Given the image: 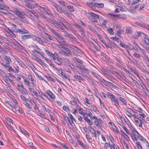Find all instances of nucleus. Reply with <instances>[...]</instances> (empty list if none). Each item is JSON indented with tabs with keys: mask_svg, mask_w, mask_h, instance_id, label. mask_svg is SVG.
I'll list each match as a JSON object with an SVG mask.
<instances>
[{
	"mask_svg": "<svg viewBox=\"0 0 149 149\" xmlns=\"http://www.w3.org/2000/svg\"><path fill=\"white\" fill-rule=\"evenodd\" d=\"M15 13L17 16L23 20L26 23L28 22L27 19L25 16V14L22 11H21L18 9L15 8L13 9Z\"/></svg>",
	"mask_w": 149,
	"mask_h": 149,
	"instance_id": "obj_1",
	"label": "nucleus"
},
{
	"mask_svg": "<svg viewBox=\"0 0 149 149\" xmlns=\"http://www.w3.org/2000/svg\"><path fill=\"white\" fill-rule=\"evenodd\" d=\"M53 5L56 11L60 14L63 13L67 15H69L67 11L64 10L56 3L55 2L54 3Z\"/></svg>",
	"mask_w": 149,
	"mask_h": 149,
	"instance_id": "obj_2",
	"label": "nucleus"
},
{
	"mask_svg": "<svg viewBox=\"0 0 149 149\" xmlns=\"http://www.w3.org/2000/svg\"><path fill=\"white\" fill-rule=\"evenodd\" d=\"M137 33V35H136L135 37V38H138L140 36L143 37L145 43L147 45H149V37L147 35L141 32H138Z\"/></svg>",
	"mask_w": 149,
	"mask_h": 149,
	"instance_id": "obj_3",
	"label": "nucleus"
},
{
	"mask_svg": "<svg viewBox=\"0 0 149 149\" xmlns=\"http://www.w3.org/2000/svg\"><path fill=\"white\" fill-rule=\"evenodd\" d=\"M49 29L51 31L52 33L55 36L57 37L59 40L60 39V38H61V37L63 36L61 35L57 32V31H56L54 29L49 27Z\"/></svg>",
	"mask_w": 149,
	"mask_h": 149,
	"instance_id": "obj_4",
	"label": "nucleus"
},
{
	"mask_svg": "<svg viewBox=\"0 0 149 149\" xmlns=\"http://www.w3.org/2000/svg\"><path fill=\"white\" fill-rule=\"evenodd\" d=\"M91 14L92 16V20L94 22H97V19L100 20L101 18L100 17L99 15L92 12L91 13Z\"/></svg>",
	"mask_w": 149,
	"mask_h": 149,
	"instance_id": "obj_5",
	"label": "nucleus"
},
{
	"mask_svg": "<svg viewBox=\"0 0 149 149\" xmlns=\"http://www.w3.org/2000/svg\"><path fill=\"white\" fill-rule=\"evenodd\" d=\"M139 82L142 88L143 92L145 93L146 95H147L148 92V89L146 87L145 84L143 83L141 81L139 80Z\"/></svg>",
	"mask_w": 149,
	"mask_h": 149,
	"instance_id": "obj_6",
	"label": "nucleus"
},
{
	"mask_svg": "<svg viewBox=\"0 0 149 149\" xmlns=\"http://www.w3.org/2000/svg\"><path fill=\"white\" fill-rule=\"evenodd\" d=\"M76 28L81 33V34L82 36H85L86 33L85 30L81 25H76Z\"/></svg>",
	"mask_w": 149,
	"mask_h": 149,
	"instance_id": "obj_7",
	"label": "nucleus"
},
{
	"mask_svg": "<svg viewBox=\"0 0 149 149\" xmlns=\"http://www.w3.org/2000/svg\"><path fill=\"white\" fill-rule=\"evenodd\" d=\"M62 24V22L56 21L54 22L53 21L51 24L53 25L56 28L58 29L61 26Z\"/></svg>",
	"mask_w": 149,
	"mask_h": 149,
	"instance_id": "obj_8",
	"label": "nucleus"
},
{
	"mask_svg": "<svg viewBox=\"0 0 149 149\" xmlns=\"http://www.w3.org/2000/svg\"><path fill=\"white\" fill-rule=\"evenodd\" d=\"M46 95H47L49 96V98L52 99L54 100L55 98V95L51 92V91L49 90H47L46 92Z\"/></svg>",
	"mask_w": 149,
	"mask_h": 149,
	"instance_id": "obj_9",
	"label": "nucleus"
},
{
	"mask_svg": "<svg viewBox=\"0 0 149 149\" xmlns=\"http://www.w3.org/2000/svg\"><path fill=\"white\" fill-rule=\"evenodd\" d=\"M54 15L57 19L60 21L61 22H65V19L63 17L59 15V14L57 13H54Z\"/></svg>",
	"mask_w": 149,
	"mask_h": 149,
	"instance_id": "obj_10",
	"label": "nucleus"
},
{
	"mask_svg": "<svg viewBox=\"0 0 149 149\" xmlns=\"http://www.w3.org/2000/svg\"><path fill=\"white\" fill-rule=\"evenodd\" d=\"M33 36V37L32 38H33L34 40H35L37 41L40 44L43 45L44 43V42L41 39V38L38 36H35L34 35Z\"/></svg>",
	"mask_w": 149,
	"mask_h": 149,
	"instance_id": "obj_11",
	"label": "nucleus"
},
{
	"mask_svg": "<svg viewBox=\"0 0 149 149\" xmlns=\"http://www.w3.org/2000/svg\"><path fill=\"white\" fill-rule=\"evenodd\" d=\"M18 91L22 94H28V92L25 88H24L23 84H22V87L20 88H19Z\"/></svg>",
	"mask_w": 149,
	"mask_h": 149,
	"instance_id": "obj_12",
	"label": "nucleus"
},
{
	"mask_svg": "<svg viewBox=\"0 0 149 149\" xmlns=\"http://www.w3.org/2000/svg\"><path fill=\"white\" fill-rule=\"evenodd\" d=\"M137 24L140 27L145 29H146L148 30H149V25L147 24L141 23L139 22H137Z\"/></svg>",
	"mask_w": 149,
	"mask_h": 149,
	"instance_id": "obj_13",
	"label": "nucleus"
},
{
	"mask_svg": "<svg viewBox=\"0 0 149 149\" xmlns=\"http://www.w3.org/2000/svg\"><path fill=\"white\" fill-rule=\"evenodd\" d=\"M102 72L104 73L106 76L110 74L111 73V70L108 69L103 68L101 69Z\"/></svg>",
	"mask_w": 149,
	"mask_h": 149,
	"instance_id": "obj_14",
	"label": "nucleus"
},
{
	"mask_svg": "<svg viewBox=\"0 0 149 149\" xmlns=\"http://www.w3.org/2000/svg\"><path fill=\"white\" fill-rule=\"evenodd\" d=\"M21 34H29V31L25 29L24 28L19 29L18 33Z\"/></svg>",
	"mask_w": 149,
	"mask_h": 149,
	"instance_id": "obj_15",
	"label": "nucleus"
},
{
	"mask_svg": "<svg viewBox=\"0 0 149 149\" xmlns=\"http://www.w3.org/2000/svg\"><path fill=\"white\" fill-rule=\"evenodd\" d=\"M21 39L23 40H26L27 39H29L33 38V36L29 34L22 35L21 37Z\"/></svg>",
	"mask_w": 149,
	"mask_h": 149,
	"instance_id": "obj_16",
	"label": "nucleus"
},
{
	"mask_svg": "<svg viewBox=\"0 0 149 149\" xmlns=\"http://www.w3.org/2000/svg\"><path fill=\"white\" fill-rule=\"evenodd\" d=\"M101 121H102V120L101 119H98V120H95L94 122V124L96 126L99 127L100 129H102V126L100 123H101Z\"/></svg>",
	"mask_w": 149,
	"mask_h": 149,
	"instance_id": "obj_17",
	"label": "nucleus"
},
{
	"mask_svg": "<svg viewBox=\"0 0 149 149\" xmlns=\"http://www.w3.org/2000/svg\"><path fill=\"white\" fill-rule=\"evenodd\" d=\"M117 17L120 19L124 20L127 18V16L123 14H117Z\"/></svg>",
	"mask_w": 149,
	"mask_h": 149,
	"instance_id": "obj_18",
	"label": "nucleus"
},
{
	"mask_svg": "<svg viewBox=\"0 0 149 149\" xmlns=\"http://www.w3.org/2000/svg\"><path fill=\"white\" fill-rule=\"evenodd\" d=\"M59 53L60 54L64 55L67 56H69L71 54V53L67 52H65L62 49H61L59 51Z\"/></svg>",
	"mask_w": 149,
	"mask_h": 149,
	"instance_id": "obj_19",
	"label": "nucleus"
},
{
	"mask_svg": "<svg viewBox=\"0 0 149 149\" xmlns=\"http://www.w3.org/2000/svg\"><path fill=\"white\" fill-rule=\"evenodd\" d=\"M74 80L77 81H78L80 82H81V80H83V78H82L80 76L75 75H74Z\"/></svg>",
	"mask_w": 149,
	"mask_h": 149,
	"instance_id": "obj_20",
	"label": "nucleus"
},
{
	"mask_svg": "<svg viewBox=\"0 0 149 149\" xmlns=\"http://www.w3.org/2000/svg\"><path fill=\"white\" fill-rule=\"evenodd\" d=\"M9 9V7L4 4L0 3V9L3 10H8Z\"/></svg>",
	"mask_w": 149,
	"mask_h": 149,
	"instance_id": "obj_21",
	"label": "nucleus"
},
{
	"mask_svg": "<svg viewBox=\"0 0 149 149\" xmlns=\"http://www.w3.org/2000/svg\"><path fill=\"white\" fill-rule=\"evenodd\" d=\"M120 131L121 135H122L123 137L125 138L127 141H129L130 140V139L128 136L122 130H120Z\"/></svg>",
	"mask_w": 149,
	"mask_h": 149,
	"instance_id": "obj_22",
	"label": "nucleus"
},
{
	"mask_svg": "<svg viewBox=\"0 0 149 149\" xmlns=\"http://www.w3.org/2000/svg\"><path fill=\"white\" fill-rule=\"evenodd\" d=\"M103 20L102 24V25L103 27L106 28L107 26L106 24L107 23L108 21L106 19H104L102 17H101L100 20Z\"/></svg>",
	"mask_w": 149,
	"mask_h": 149,
	"instance_id": "obj_23",
	"label": "nucleus"
},
{
	"mask_svg": "<svg viewBox=\"0 0 149 149\" xmlns=\"http://www.w3.org/2000/svg\"><path fill=\"white\" fill-rule=\"evenodd\" d=\"M29 90L31 93L33 95L38 97L37 93L33 89L31 88H29Z\"/></svg>",
	"mask_w": 149,
	"mask_h": 149,
	"instance_id": "obj_24",
	"label": "nucleus"
},
{
	"mask_svg": "<svg viewBox=\"0 0 149 149\" xmlns=\"http://www.w3.org/2000/svg\"><path fill=\"white\" fill-rule=\"evenodd\" d=\"M86 4L92 8H95L96 7V3H86Z\"/></svg>",
	"mask_w": 149,
	"mask_h": 149,
	"instance_id": "obj_25",
	"label": "nucleus"
},
{
	"mask_svg": "<svg viewBox=\"0 0 149 149\" xmlns=\"http://www.w3.org/2000/svg\"><path fill=\"white\" fill-rule=\"evenodd\" d=\"M84 120L87 122L88 124L91 126L93 125V123L92 122L88 119L87 116L84 117Z\"/></svg>",
	"mask_w": 149,
	"mask_h": 149,
	"instance_id": "obj_26",
	"label": "nucleus"
},
{
	"mask_svg": "<svg viewBox=\"0 0 149 149\" xmlns=\"http://www.w3.org/2000/svg\"><path fill=\"white\" fill-rule=\"evenodd\" d=\"M70 39V41L72 42H75L76 38L71 34L68 37Z\"/></svg>",
	"mask_w": 149,
	"mask_h": 149,
	"instance_id": "obj_27",
	"label": "nucleus"
},
{
	"mask_svg": "<svg viewBox=\"0 0 149 149\" xmlns=\"http://www.w3.org/2000/svg\"><path fill=\"white\" fill-rule=\"evenodd\" d=\"M3 58L9 63H10L12 62V60L10 57L8 56H5L3 57Z\"/></svg>",
	"mask_w": 149,
	"mask_h": 149,
	"instance_id": "obj_28",
	"label": "nucleus"
},
{
	"mask_svg": "<svg viewBox=\"0 0 149 149\" xmlns=\"http://www.w3.org/2000/svg\"><path fill=\"white\" fill-rule=\"evenodd\" d=\"M38 6V5L37 3L33 2H30L29 8L33 9L36 8V7L37 8V6Z\"/></svg>",
	"mask_w": 149,
	"mask_h": 149,
	"instance_id": "obj_29",
	"label": "nucleus"
},
{
	"mask_svg": "<svg viewBox=\"0 0 149 149\" xmlns=\"http://www.w3.org/2000/svg\"><path fill=\"white\" fill-rule=\"evenodd\" d=\"M37 114L43 118H45V115L42 111L41 112L40 111H38L37 112Z\"/></svg>",
	"mask_w": 149,
	"mask_h": 149,
	"instance_id": "obj_30",
	"label": "nucleus"
},
{
	"mask_svg": "<svg viewBox=\"0 0 149 149\" xmlns=\"http://www.w3.org/2000/svg\"><path fill=\"white\" fill-rule=\"evenodd\" d=\"M76 67L77 68L79 69L82 73L84 71H85L87 70V69L85 68L84 66H81V67L77 66Z\"/></svg>",
	"mask_w": 149,
	"mask_h": 149,
	"instance_id": "obj_31",
	"label": "nucleus"
},
{
	"mask_svg": "<svg viewBox=\"0 0 149 149\" xmlns=\"http://www.w3.org/2000/svg\"><path fill=\"white\" fill-rule=\"evenodd\" d=\"M132 31V28L130 27L127 28L125 29V33L126 34H131Z\"/></svg>",
	"mask_w": 149,
	"mask_h": 149,
	"instance_id": "obj_32",
	"label": "nucleus"
},
{
	"mask_svg": "<svg viewBox=\"0 0 149 149\" xmlns=\"http://www.w3.org/2000/svg\"><path fill=\"white\" fill-rule=\"evenodd\" d=\"M73 59L75 62H77L79 63L82 64L83 63V62L82 61L76 57H73Z\"/></svg>",
	"mask_w": 149,
	"mask_h": 149,
	"instance_id": "obj_33",
	"label": "nucleus"
},
{
	"mask_svg": "<svg viewBox=\"0 0 149 149\" xmlns=\"http://www.w3.org/2000/svg\"><path fill=\"white\" fill-rule=\"evenodd\" d=\"M6 69H7L8 71L10 72H13L14 69L10 65L7 66Z\"/></svg>",
	"mask_w": 149,
	"mask_h": 149,
	"instance_id": "obj_34",
	"label": "nucleus"
},
{
	"mask_svg": "<svg viewBox=\"0 0 149 149\" xmlns=\"http://www.w3.org/2000/svg\"><path fill=\"white\" fill-rule=\"evenodd\" d=\"M18 62L22 68H27V67L26 65L22 61L19 60L18 61Z\"/></svg>",
	"mask_w": 149,
	"mask_h": 149,
	"instance_id": "obj_35",
	"label": "nucleus"
},
{
	"mask_svg": "<svg viewBox=\"0 0 149 149\" xmlns=\"http://www.w3.org/2000/svg\"><path fill=\"white\" fill-rule=\"evenodd\" d=\"M64 63L66 65L70 67L71 68H73V67L74 66V65L69 61H65Z\"/></svg>",
	"mask_w": 149,
	"mask_h": 149,
	"instance_id": "obj_36",
	"label": "nucleus"
},
{
	"mask_svg": "<svg viewBox=\"0 0 149 149\" xmlns=\"http://www.w3.org/2000/svg\"><path fill=\"white\" fill-rule=\"evenodd\" d=\"M118 99L120 100L121 102L123 103L125 105H126L127 104V102L125 99L123 98L120 97H118Z\"/></svg>",
	"mask_w": 149,
	"mask_h": 149,
	"instance_id": "obj_37",
	"label": "nucleus"
},
{
	"mask_svg": "<svg viewBox=\"0 0 149 149\" xmlns=\"http://www.w3.org/2000/svg\"><path fill=\"white\" fill-rule=\"evenodd\" d=\"M53 58L54 60H56V59H58L59 56L56 53H54L51 56Z\"/></svg>",
	"mask_w": 149,
	"mask_h": 149,
	"instance_id": "obj_38",
	"label": "nucleus"
},
{
	"mask_svg": "<svg viewBox=\"0 0 149 149\" xmlns=\"http://www.w3.org/2000/svg\"><path fill=\"white\" fill-rule=\"evenodd\" d=\"M0 44H1L3 47H5L7 49L9 50V51H10V48L7 45H5L4 43L2 42L1 41H0Z\"/></svg>",
	"mask_w": 149,
	"mask_h": 149,
	"instance_id": "obj_39",
	"label": "nucleus"
},
{
	"mask_svg": "<svg viewBox=\"0 0 149 149\" xmlns=\"http://www.w3.org/2000/svg\"><path fill=\"white\" fill-rule=\"evenodd\" d=\"M6 31L8 33H9L13 37H15V34L12 32L13 31H12L11 30H9L8 29H7L6 30Z\"/></svg>",
	"mask_w": 149,
	"mask_h": 149,
	"instance_id": "obj_40",
	"label": "nucleus"
},
{
	"mask_svg": "<svg viewBox=\"0 0 149 149\" xmlns=\"http://www.w3.org/2000/svg\"><path fill=\"white\" fill-rule=\"evenodd\" d=\"M34 51L36 52L37 53L39 54L43 58H46L44 56V55L45 54L43 53L40 52L39 51H38L36 49H34Z\"/></svg>",
	"mask_w": 149,
	"mask_h": 149,
	"instance_id": "obj_41",
	"label": "nucleus"
},
{
	"mask_svg": "<svg viewBox=\"0 0 149 149\" xmlns=\"http://www.w3.org/2000/svg\"><path fill=\"white\" fill-rule=\"evenodd\" d=\"M60 38L59 40L62 42L64 43V45H68V42L65 41V39L64 38L63 36L61 38Z\"/></svg>",
	"mask_w": 149,
	"mask_h": 149,
	"instance_id": "obj_42",
	"label": "nucleus"
},
{
	"mask_svg": "<svg viewBox=\"0 0 149 149\" xmlns=\"http://www.w3.org/2000/svg\"><path fill=\"white\" fill-rule=\"evenodd\" d=\"M28 64L29 66V67L31 68L33 71L36 70V68L33 65V64L29 62L28 63Z\"/></svg>",
	"mask_w": 149,
	"mask_h": 149,
	"instance_id": "obj_43",
	"label": "nucleus"
},
{
	"mask_svg": "<svg viewBox=\"0 0 149 149\" xmlns=\"http://www.w3.org/2000/svg\"><path fill=\"white\" fill-rule=\"evenodd\" d=\"M47 36V38L51 40H54L55 39V38L53 37L50 35L46 33Z\"/></svg>",
	"mask_w": 149,
	"mask_h": 149,
	"instance_id": "obj_44",
	"label": "nucleus"
},
{
	"mask_svg": "<svg viewBox=\"0 0 149 149\" xmlns=\"http://www.w3.org/2000/svg\"><path fill=\"white\" fill-rule=\"evenodd\" d=\"M58 2L60 5L63 6H65L67 5V3H66L65 1H59Z\"/></svg>",
	"mask_w": 149,
	"mask_h": 149,
	"instance_id": "obj_45",
	"label": "nucleus"
},
{
	"mask_svg": "<svg viewBox=\"0 0 149 149\" xmlns=\"http://www.w3.org/2000/svg\"><path fill=\"white\" fill-rule=\"evenodd\" d=\"M68 9L70 11L74 12V7L71 6H67Z\"/></svg>",
	"mask_w": 149,
	"mask_h": 149,
	"instance_id": "obj_46",
	"label": "nucleus"
},
{
	"mask_svg": "<svg viewBox=\"0 0 149 149\" xmlns=\"http://www.w3.org/2000/svg\"><path fill=\"white\" fill-rule=\"evenodd\" d=\"M104 4L103 3H96V7L102 8L104 7Z\"/></svg>",
	"mask_w": 149,
	"mask_h": 149,
	"instance_id": "obj_47",
	"label": "nucleus"
},
{
	"mask_svg": "<svg viewBox=\"0 0 149 149\" xmlns=\"http://www.w3.org/2000/svg\"><path fill=\"white\" fill-rule=\"evenodd\" d=\"M70 31L74 35L76 36L78 35V34L77 33L76 30L74 28L71 29Z\"/></svg>",
	"mask_w": 149,
	"mask_h": 149,
	"instance_id": "obj_48",
	"label": "nucleus"
},
{
	"mask_svg": "<svg viewBox=\"0 0 149 149\" xmlns=\"http://www.w3.org/2000/svg\"><path fill=\"white\" fill-rule=\"evenodd\" d=\"M90 109L91 110L95 112H97L98 111V110L97 109V107L94 105L93 106L92 105Z\"/></svg>",
	"mask_w": 149,
	"mask_h": 149,
	"instance_id": "obj_49",
	"label": "nucleus"
},
{
	"mask_svg": "<svg viewBox=\"0 0 149 149\" xmlns=\"http://www.w3.org/2000/svg\"><path fill=\"white\" fill-rule=\"evenodd\" d=\"M114 105H115L117 107H120V105L119 104V102L118 101V100L117 98L114 100Z\"/></svg>",
	"mask_w": 149,
	"mask_h": 149,
	"instance_id": "obj_50",
	"label": "nucleus"
},
{
	"mask_svg": "<svg viewBox=\"0 0 149 149\" xmlns=\"http://www.w3.org/2000/svg\"><path fill=\"white\" fill-rule=\"evenodd\" d=\"M14 68L15 70H14L13 72L15 73H18L19 71V67L17 66L16 65L15 66H14Z\"/></svg>",
	"mask_w": 149,
	"mask_h": 149,
	"instance_id": "obj_51",
	"label": "nucleus"
},
{
	"mask_svg": "<svg viewBox=\"0 0 149 149\" xmlns=\"http://www.w3.org/2000/svg\"><path fill=\"white\" fill-rule=\"evenodd\" d=\"M92 73L93 76H94L97 79H100V78L101 77L100 75H99L95 72H92Z\"/></svg>",
	"mask_w": 149,
	"mask_h": 149,
	"instance_id": "obj_52",
	"label": "nucleus"
},
{
	"mask_svg": "<svg viewBox=\"0 0 149 149\" xmlns=\"http://www.w3.org/2000/svg\"><path fill=\"white\" fill-rule=\"evenodd\" d=\"M107 30L110 34H114V32L112 28H107Z\"/></svg>",
	"mask_w": 149,
	"mask_h": 149,
	"instance_id": "obj_53",
	"label": "nucleus"
},
{
	"mask_svg": "<svg viewBox=\"0 0 149 149\" xmlns=\"http://www.w3.org/2000/svg\"><path fill=\"white\" fill-rule=\"evenodd\" d=\"M111 72L114 75L118 74H119V73L116 71V70L114 68H112L111 70Z\"/></svg>",
	"mask_w": 149,
	"mask_h": 149,
	"instance_id": "obj_54",
	"label": "nucleus"
},
{
	"mask_svg": "<svg viewBox=\"0 0 149 149\" xmlns=\"http://www.w3.org/2000/svg\"><path fill=\"white\" fill-rule=\"evenodd\" d=\"M122 127L125 131V132L128 134H130L129 130L127 128V127L124 125H122Z\"/></svg>",
	"mask_w": 149,
	"mask_h": 149,
	"instance_id": "obj_55",
	"label": "nucleus"
},
{
	"mask_svg": "<svg viewBox=\"0 0 149 149\" xmlns=\"http://www.w3.org/2000/svg\"><path fill=\"white\" fill-rule=\"evenodd\" d=\"M133 55L134 57L138 59H140L141 57L140 55L137 53H134L133 54Z\"/></svg>",
	"mask_w": 149,
	"mask_h": 149,
	"instance_id": "obj_56",
	"label": "nucleus"
},
{
	"mask_svg": "<svg viewBox=\"0 0 149 149\" xmlns=\"http://www.w3.org/2000/svg\"><path fill=\"white\" fill-rule=\"evenodd\" d=\"M71 47L74 50L76 51L77 52H78L80 50L78 48L74 45H71Z\"/></svg>",
	"mask_w": 149,
	"mask_h": 149,
	"instance_id": "obj_57",
	"label": "nucleus"
},
{
	"mask_svg": "<svg viewBox=\"0 0 149 149\" xmlns=\"http://www.w3.org/2000/svg\"><path fill=\"white\" fill-rule=\"evenodd\" d=\"M139 50L140 52H141V53L143 54V56L146 55V53H147L146 52L144 49H143L141 48L139 49Z\"/></svg>",
	"mask_w": 149,
	"mask_h": 149,
	"instance_id": "obj_58",
	"label": "nucleus"
},
{
	"mask_svg": "<svg viewBox=\"0 0 149 149\" xmlns=\"http://www.w3.org/2000/svg\"><path fill=\"white\" fill-rule=\"evenodd\" d=\"M10 63H8V61H6V62H5V63H2V65H3V66L5 68H6V67H7V66L10 65Z\"/></svg>",
	"mask_w": 149,
	"mask_h": 149,
	"instance_id": "obj_59",
	"label": "nucleus"
},
{
	"mask_svg": "<svg viewBox=\"0 0 149 149\" xmlns=\"http://www.w3.org/2000/svg\"><path fill=\"white\" fill-rule=\"evenodd\" d=\"M130 69L131 70V71L132 72H133L136 75H137V77H139V75L138 74V73L136 70L134 69L133 68H130Z\"/></svg>",
	"mask_w": 149,
	"mask_h": 149,
	"instance_id": "obj_60",
	"label": "nucleus"
},
{
	"mask_svg": "<svg viewBox=\"0 0 149 149\" xmlns=\"http://www.w3.org/2000/svg\"><path fill=\"white\" fill-rule=\"evenodd\" d=\"M78 111L79 113L80 114L83 115L84 116H85V114L84 113L83 109L82 108H79V109H78Z\"/></svg>",
	"mask_w": 149,
	"mask_h": 149,
	"instance_id": "obj_61",
	"label": "nucleus"
},
{
	"mask_svg": "<svg viewBox=\"0 0 149 149\" xmlns=\"http://www.w3.org/2000/svg\"><path fill=\"white\" fill-rule=\"evenodd\" d=\"M88 129L92 134L95 131L94 129L90 126H88Z\"/></svg>",
	"mask_w": 149,
	"mask_h": 149,
	"instance_id": "obj_62",
	"label": "nucleus"
},
{
	"mask_svg": "<svg viewBox=\"0 0 149 149\" xmlns=\"http://www.w3.org/2000/svg\"><path fill=\"white\" fill-rule=\"evenodd\" d=\"M11 29L15 33H18L19 29L18 28H17L16 26V27H15V28H14L13 29Z\"/></svg>",
	"mask_w": 149,
	"mask_h": 149,
	"instance_id": "obj_63",
	"label": "nucleus"
},
{
	"mask_svg": "<svg viewBox=\"0 0 149 149\" xmlns=\"http://www.w3.org/2000/svg\"><path fill=\"white\" fill-rule=\"evenodd\" d=\"M110 147L111 149H117V147L115 143H113L112 144H111L110 145Z\"/></svg>",
	"mask_w": 149,
	"mask_h": 149,
	"instance_id": "obj_64",
	"label": "nucleus"
}]
</instances>
